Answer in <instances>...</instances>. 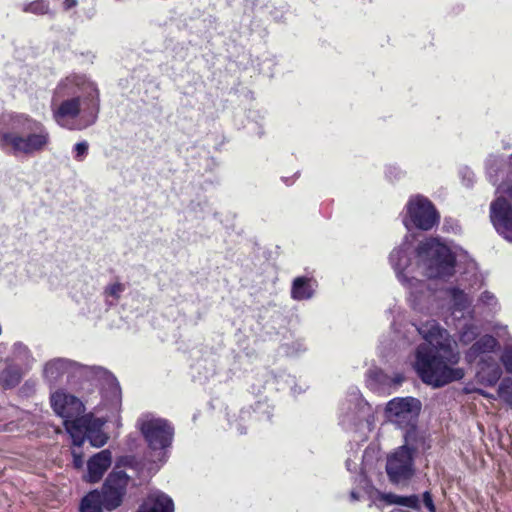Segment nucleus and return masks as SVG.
I'll return each instance as SVG.
<instances>
[{
	"instance_id": "1",
	"label": "nucleus",
	"mask_w": 512,
	"mask_h": 512,
	"mask_svg": "<svg viewBox=\"0 0 512 512\" xmlns=\"http://www.w3.org/2000/svg\"><path fill=\"white\" fill-rule=\"evenodd\" d=\"M425 342L415 352L414 368L420 379L435 388L459 381L465 376L460 367V353L451 346L447 331L434 320H427L416 327Z\"/></svg>"
},
{
	"instance_id": "2",
	"label": "nucleus",
	"mask_w": 512,
	"mask_h": 512,
	"mask_svg": "<svg viewBox=\"0 0 512 512\" xmlns=\"http://www.w3.org/2000/svg\"><path fill=\"white\" fill-rule=\"evenodd\" d=\"M11 131L0 133V149L6 154L18 157H32L48 149L51 135L39 120L27 114L10 117Z\"/></svg>"
},
{
	"instance_id": "3",
	"label": "nucleus",
	"mask_w": 512,
	"mask_h": 512,
	"mask_svg": "<svg viewBox=\"0 0 512 512\" xmlns=\"http://www.w3.org/2000/svg\"><path fill=\"white\" fill-rule=\"evenodd\" d=\"M417 254L420 257L427 258L426 274L429 278L438 279L450 277L454 274L456 256L447 245L436 239L419 244Z\"/></svg>"
},
{
	"instance_id": "4",
	"label": "nucleus",
	"mask_w": 512,
	"mask_h": 512,
	"mask_svg": "<svg viewBox=\"0 0 512 512\" xmlns=\"http://www.w3.org/2000/svg\"><path fill=\"white\" fill-rule=\"evenodd\" d=\"M137 428L151 452L160 455L171 447L175 428L168 419L143 415L137 420Z\"/></svg>"
},
{
	"instance_id": "5",
	"label": "nucleus",
	"mask_w": 512,
	"mask_h": 512,
	"mask_svg": "<svg viewBox=\"0 0 512 512\" xmlns=\"http://www.w3.org/2000/svg\"><path fill=\"white\" fill-rule=\"evenodd\" d=\"M99 111V91L95 89L94 94L90 95L89 102L83 110H81V98L73 97L63 100L57 108L53 109V117L59 125L65 127L64 120L75 119L82 112L81 120L84 124L81 128H86L96 122Z\"/></svg>"
},
{
	"instance_id": "6",
	"label": "nucleus",
	"mask_w": 512,
	"mask_h": 512,
	"mask_svg": "<svg viewBox=\"0 0 512 512\" xmlns=\"http://www.w3.org/2000/svg\"><path fill=\"white\" fill-rule=\"evenodd\" d=\"M416 449L402 445L387 456L385 470L388 480L393 485H406L415 474Z\"/></svg>"
},
{
	"instance_id": "7",
	"label": "nucleus",
	"mask_w": 512,
	"mask_h": 512,
	"mask_svg": "<svg viewBox=\"0 0 512 512\" xmlns=\"http://www.w3.org/2000/svg\"><path fill=\"white\" fill-rule=\"evenodd\" d=\"M440 215L434 204L424 196L410 198L406 204V216L403 220L406 227L412 226L428 231L439 223Z\"/></svg>"
},
{
	"instance_id": "8",
	"label": "nucleus",
	"mask_w": 512,
	"mask_h": 512,
	"mask_svg": "<svg viewBox=\"0 0 512 512\" xmlns=\"http://www.w3.org/2000/svg\"><path fill=\"white\" fill-rule=\"evenodd\" d=\"M129 477L124 471L109 473L100 490V501L107 511H113L120 507L127 492Z\"/></svg>"
},
{
	"instance_id": "9",
	"label": "nucleus",
	"mask_w": 512,
	"mask_h": 512,
	"mask_svg": "<svg viewBox=\"0 0 512 512\" xmlns=\"http://www.w3.org/2000/svg\"><path fill=\"white\" fill-rule=\"evenodd\" d=\"M490 220L499 235L512 242V199L499 196L490 204Z\"/></svg>"
},
{
	"instance_id": "10",
	"label": "nucleus",
	"mask_w": 512,
	"mask_h": 512,
	"mask_svg": "<svg viewBox=\"0 0 512 512\" xmlns=\"http://www.w3.org/2000/svg\"><path fill=\"white\" fill-rule=\"evenodd\" d=\"M53 411L65 420L84 413L85 406L76 396L67 393L64 389H58L50 396Z\"/></svg>"
},
{
	"instance_id": "11",
	"label": "nucleus",
	"mask_w": 512,
	"mask_h": 512,
	"mask_svg": "<svg viewBox=\"0 0 512 512\" xmlns=\"http://www.w3.org/2000/svg\"><path fill=\"white\" fill-rule=\"evenodd\" d=\"M421 409L420 400L413 397L394 398L386 406V412L396 420L417 416Z\"/></svg>"
},
{
	"instance_id": "12",
	"label": "nucleus",
	"mask_w": 512,
	"mask_h": 512,
	"mask_svg": "<svg viewBox=\"0 0 512 512\" xmlns=\"http://www.w3.org/2000/svg\"><path fill=\"white\" fill-rule=\"evenodd\" d=\"M502 370L492 355L482 356L477 363L476 378L485 386H494L499 381Z\"/></svg>"
},
{
	"instance_id": "13",
	"label": "nucleus",
	"mask_w": 512,
	"mask_h": 512,
	"mask_svg": "<svg viewBox=\"0 0 512 512\" xmlns=\"http://www.w3.org/2000/svg\"><path fill=\"white\" fill-rule=\"evenodd\" d=\"M66 431L72 438V443L75 446H82L91 426L92 420L89 416L79 415L63 422Z\"/></svg>"
},
{
	"instance_id": "14",
	"label": "nucleus",
	"mask_w": 512,
	"mask_h": 512,
	"mask_svg": "<svg viewBox=\"0 0 512 512\" xmlns=\"http://www.w3.org/2000/svg\"><path fill=\"white\" fill-rule=\"evenodd\" d=\"M499 347L498 340L489 334H485L474 342L465 353V360L468 364L475 363L482 356L491 355Z\"/></svg>"
},
{
	"instance_id": "15",
	"label": "nucleus",
	"mask_w": 512,
	"mask_h": 512,
	"mask_svg": "<svg viewBox=\"0 0 512 512\" xmlns=\"http://www.w3.org/2000/svg\"><path fill=\"white\" fill-rule=\"evenodd\" d=\"M136 512H174L173 500L162 492L149 494Z\"/></svg>"
},
{
	"instance_id": "16",
	"label": "nucleus",
	"mask_w": 512,
	"mask_h": 512,
	"mask_svg": "<svg viewBox=\"0 0 512 512\" xmlns=\"http://www.w3.org/2000/svg\"><path fill=\"white\" fill-rule=\"evenodd\" d=\"M111 465V453L103 450L93 457L87 463V480L91 483L98 482Z\"/></svg>"
},
{
	"instance_id": "17",
	"label": "nucleus",
	"mask_w": 512,
	"mask_h": 512,
	"mask_svg": "<svg viewBox=\"0 0 512 512\" xmlns=\"http://www.w3.org/2000/svg\"><path fill=\"white\" fill-rule=\"evenodd\" d=\"M70 367L71 362L66 359H53L45 364L43 375L49 382H57L69 371Z\"/></svg>"
},
{
	"instance_id": "18",
	"label": "nucleus",
	"mask_w": 512,
	"mask_h": 512,
	"mask_svg": "<svg viewBox=\"0 0 512 512\" xmlns=\"http://www.w3.org/2000/svg\"><path fill=\"white\" fill-rule=\"evenodd\" d=\"M312 279L306 276L297 277L293 280L291 297L294 300H307L313 296Z\"/></svg>"
},
{
	"instance_id": "19",
	"label": "nucleus",
	"mask_w": 512,
	"mask_h": 512,
	"mask_svg": "<svg viewBox=\"0 0 512 512\" xmlns=\"http://www.w3.org/2000/svg\"><path fill=\"white\" fill-rule=\"evenodd\" d=\"M104 505L100 501L98 490L88 492L80 501L79 512H103Z\"/></svg>"
},
{
	"instance_id": "20",
	"label": "nucleus",
	"mask_w": 512,
	"mask_h": 512,
	"mask_svg": "<svg viewBox=\"0 0 512 512\" xmlns=\"http://www.w3.org/2000/svg\"><path fill=\"white\" fill-rule=\"evenodd\" d=\"M448 293L450 295L453 308L456 311L464 312L471 306L472 300L464 290L458 287H451L448 289Z\"/></svg>"
},
{
	"instance_id": "21",
	"label": "nucleus",
	"mask_w": 512,
	"mask_h": 512,
	"mask_svg": "<svg viewBox=\"0 0 512 512\" xmlns=\"http://www.w3.org/2000/svg\"><path fill=\"white\" fill-rule=\"evenodd\" d=\"M48 0H34L28 4H25L22 11L25 13H32L35 15H45L49 12Z\"/></svg>"
},
{
	"instance_id": "22",
	"label": "nucleus",
	"mask_w": 512,
	"mask_h": 512,
	"mask_svg": "<svg viewBox=\"0 0 512 512\" xmlns=\"http://www.w3.org/2000/svg\"><path fill=\"white\" fill-rule=\"evenodd\" d=\"M498 396L506 404L512 407V379L504 378L498 387Z\"/></svg>"
},
{
	"instance_id": "23",
	"label": "nucleus",
	"mask_w": 512,
	"mask_h": 512,
	"mask_svg": "<svg viewBox=\"0 0 512 512\" xmlns=\"http://www.w3.org/2000/svg\"><path fill=\"white\" fill-rule=\"evenodd\" d=\"M87 439H89L92 446L100 448L107 443L108 436L102 432L100 428H95L94 425H92L87 435Z\"/></svg>"
},
{
	"instance_id": "24",
	"label": "nucleus",
	"mask_w": 512,
	"mask_h": 512,
	"mask_svg": "<svg viewBox=\"0 0 512 512\" xmlns=\"http://www.w3.org/2000/svg\"><path fill=\"white\" fill-rule=\"evenodd\" d=\"M125 290L124 284L120 282H116L113 284H109L104 289V295L106 297H112L115 300H119L121 297L122 292Z\"/></svg>"
},
{
	"instance_id": "25",
	"label": "nucleus",
	"mask_w": 512,
	"mask_h": 512,
	"mask_svg": "<svg viewBox=\"0 0 512 512\" xmlns=\"http://www.w3.org/2000/svg\"><path fill=\"white\" fill-rule=\"evenodd\" d=\"M89 144L86 141L78 142L73 147L74 159L81 162L88 155Z\"/></svg>"
},
{
	"instance_id": "26",
	"label": "nucleus",
	"mask_w": 512,
	"mask_h": 512,
	"mask_svg": "<svg viewBox=\"0 0 512 512\" xmlns=\"http://www.w3.org/2000/svg\"><path fill=\"white\" fill-rule=\"evenodd\" d=\"M501 362L503 363L507 373L512 374V348H506L501 356Z\"/></svg>"
},
{
	"instance_id": "27",
	"label": "nucleus",
	"mask_w": 512,
	"mask_h": 512,
	"mask_svg": "<svg viewBox=\"0 0 512 512\" xmlns=\"http://www.w3.org/2000/svg\"><path fill=\"white\" fill-rule=\"evenodd\" d=\"M401 506H406V507L418 510L420 508L418 496L417 495L403 496Z\"/></svg>"
},
{
	"instance_id": "28",
	"label": "nucleus",
	"mask_w": 512,
	"mask_h": 512,
	"mask_svg": "<svg viewBox=\"0 0 512 512\" xmlns=\"http://www.w3.org/2000/svg\"><path fill=\"white\" fill-rule=\"evenodd\" d=\"M2 377L5 382L11 383L12 385H17L20 381L19 375L12 370H5L2 373Z\"/></svg>"
},
{
	"instance_id": "29",
	"label": "nucleus",
	"mask_w": 512,
	"mask_h": 512,
	"mask_svg": "<svg viewBox=\"0 0 512 512\" xmlns=\"http://www.w3.org/2000/svg\"><path fill=\"white\" fill-rule=\"evenodd\" d=\"M423 503L424 506L429 510V512H436V507L433 502L432 494L430 491H425L423 493Z\"/></svg>"
},
{
	"instance_id": "30",
	"label": "nucleus",
	"mask_w": 512,
	"mask_h": 512,
	"mask_svg": "<svg viewBox=\"0 0 512 512\" xmlns=\"http://www.w3.org/2000/svg\"><path fill=\"white\" fill-rule=\"evenodd\" d=\"M479 300L485 305H492L496 298L490 291H484L481 293Z\"/></svg>"
},
{
	"instance_id": "31",
	"label": "nucleus",
	"mask_w": 512,
	"mask_h": 512,
	"mask_svg": "<svg viewBox=\"0 0 512 512\" xmlns=\"http://www.w3.org/2000/svg\"><path fill=\"white\" fill-rule=\"evenodd\" d=\"M402 497L403 496H400V495H397V494H393V493H388L384 496V500L386 503L388 504H397V505H401L402 504Z\"/></svg>"
},
{
	"instance_id": "32",
	"label": "nucleus",
	"mask_w": 512,
	"mask_h": 512,
	"mask_svg": "<svg viewBox=\"0 0 512 512\" xmlns=\"http://www.w3.org/2000/svg\"><path fill=\"white\" fill-rule=\"evenodd\" d=\"M401 254H402V251L401 250H393L390 254V261L393 265H395L396 268H399L400 264L399 263H394L395 259H400L401 257Z\"/></svg>"
},
{
	"instance_id": "33",
	"label": "nucleus",
	"mask_w": 512,
	"mask_h": 512,
	"mask_svg": "<svg viewBox=\"0 0 512 512\" xmlns=\"http://www.w3.org/2000/svg\"><path fill=\"white\" fill-rule=\"evenodd\" d=\"M74 456V464L76 467H80L82 465V456L77 455L76 453H73Z\"/></svg>"
},
{
	"instance_id": "34",
	"label": "nucleus",
	"mask_w": 512,
	"mask_h": 512,
	"mask_svg": "<svg viewBox=\"0 0 512 512\" xmlns=\"http://www.w3.org/2000/svg\"><path fill=\"white\" fill-rule=\"evenodd\" d=\"M478 393L484 397H487V398H492L493 396L483 390H478Z\"/></svg>"
},
{
	"instance_id": "35",
	"label": "nucleus",
	"mask_w": 512,
	"mask_h": 512,
	"mask_svg": "<svg viewBox=\"0 0 512 512\" xmlns=\"http://www.w3.org/2000/svg\"><path fill=\"white\" fill-rule=\"evenodd\" d=\"M74 5H76V0H72V4H68V8H70V7L74 6Z\"/></svg>"
},
{
	"instance_id": "36",
	"label": "nucleus",
	"mask_w": 512,
	"mask_h": 512,
	"mask_svg": "<svg viewBox=\"0 0 512 512\" xmlns=\"http://www.w3.org/2000/svg\"><path fill=\"white\" fill-rule=\"evenodd\" d=\"M65 3L68 5V4H72V0L69 1V0H65Z\"/></svg>"
}]
</instances>
